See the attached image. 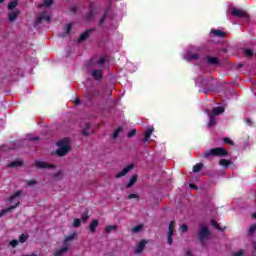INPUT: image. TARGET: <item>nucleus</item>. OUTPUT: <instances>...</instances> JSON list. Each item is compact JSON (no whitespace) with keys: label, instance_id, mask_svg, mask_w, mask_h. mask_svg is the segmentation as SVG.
Wrapping results in <instances>:
<instances>
[{"label":"nucleus","instance_id":"nucleus-1","mask_svg":"<svg viewBox=\"0 0 256 256\" xmlns=\"http://www.w3.org/2000/svg\"><path fill=\"white\" fill-rule=\"evenodd\" d=\"M9 203L11 206L7 209L0 211V217H3V215H7V213H9V211H12V209L19 207V203H21V191L14 193L9 198Z\"/></svg>","mask_w":256,"mask_h":256},{"label":"nucleus","instance_id":"nucleus-2","mask_svg":"<svg viewBox=\"0 0 256 256\" xmlns=\"http://www.w3.org/2000/svg\"><path fill=\"white\" fill-rule=\"evenodd\" d=\"M75 237H77V233L75 232H73L70 236H67L63 241L64 246L60 249H56L54 252V255L55 256L65 255V253L69 251V243H71V241H73Z\"/></svg>","mask_w":256,"mask_h":256},{"label":"nucleus","instance_id":"nucleus-3","mask_svg":"<svg viewBox=\"0 0 256 256\" xmlns=\"http://www.w3.org/2000/svg\"><path fill=\"white\" fill-rule=\"evenodd\" d=\"M70 151H71V144L68 138L60 140L58 142V150L56 151V153L59 155V157H63V155H67Z\"/></svg>","mask_w":256,"mask_h":256},{"label":"nucleus","instance_id":"nucleus-4","mask_svg":"<svg viewBox=\"0 0 256 256\" xmlns=\"http://www.w3.org/2000/svg\"><path fill=\"white\" fill-rule=\"evenodd\" d=\"M221 113H225V108L223 107H216L212 110V113L209 114V123L208 127H213L215 125V116L221 115Z\"/></svg>","mask_w":256,"mask_h":256},{"label":"nucleus","instance_id":"nucleus-5","mask_svg":"<svg viewBox=\"0 0 256 256\" xmlns=\"http://www.w3.org/2000/svg\"><path fill=\"white\" fill-rule=\"evenodd\" d=\"M213 155L216 156H225L227 155V150L224 148H213L205 152L204 157H211Z\"/></svg>","mask_w":256,"mask_h":256},{"label":"nucleus","instance_id":"nucleus-6","mask_svg":"<svg viewBox=\"0 0 256 256\" xmlns=\"http://www.w3.org/2000/svg\"><path fill=\"white\" fill-rule=\"evenodd\" d=\"M173 235H175V221H171L168 227L167 243L173 245Z\"/></svg>","mask_w":256,"mask_h":256},{"label":"nucleus","instance_id":"nucleus-7","mask_svg":"<svg viewBox=\"0 0 256 256\" xmlns=\"http://www.w3.org/2000/svg\"><path fill=\"white\" fill-rule=\"evenodd\" d=\"M231 15H233L234 17H243L244 19H247V12L239 8H232Z\"/></svg>","mask_w":256,"mask_h":256},{"label":"nucleus","instance_id":"nucleus-8","mask_svg":"<svg viewBox=\"0 0 256 256\" xmlns=\"http://www.w3.org/2000/svg\"><path fill=\"white\" fill-rule=\"evenodd\" d=\"M133 167H135L133 164H129L128 166H126L122 171L116 174V179L125 177L127 173H129L130 171H133Z\"/></svg>","mask_w":256,"mask_h":256},{"label":"nucleus","instance_id":"nucleus-9","mask_svg":"<svg viewBox=\"0 0 256 256\" xmlns=\"http://www.w3.org/2000/svg\"><path fill=\"white\" fill-rule=\"evenodd\" d=\"M63 177H65V174L61 170H58L51 175L52 181H62Z\"/></svg>","mask_w":256,"mask_h":256},{"label":"nucleus","instance_id":"nucleus-10","mask_svg":"<svg viewBox=\"0 0 256 256\" xmlns=\"http://www.w3.org/2000/svg\"><path fill=\"white\" fill-rule=\"evenodd\" d=\"M199 237L201 241H205V239L209 237V230L207 229V227L205 226L201 227V230L199 232Z\"/></svg>","mask_w":256,"mask_h":256},{"label":"nucleus","instance_id":"nucleus-11","mask_svg":"<svg viewBox=\"0 0 256 256\" xmlns=\"http://www.w3.org/2000/svg\"><path fill=\"white\" fill-rule=\"evenodd\" d=\"M35 165H36V167H38V169H53V168H55V166L54 165H49V164H47V162H45V161H37L36 163H35Z\"/></svg>","mask_w":256,"mask_h":256},{"label":"nucleus","instance_id":"nucleus-12","mask_svg":"<svg viewBox=\"0 0 256 256\" xmlns=\"http://www.w3.org/2000/svg\"><path fill=\"white\" fill-rule=\"evenodd\" d=\"M19 10H10L8 11V19L9 21L13 22L15 19L19 17Z\"/></svg>","mask_w":256,"mask_h":256},{"label":"nucleus","instance_id":"nucleus-13","mask_svg":"<svg viewBox=\"0 0 256 256\" xmlns=\"http://www.w3.org/2000/svg\"><path fill=\"white\" fill-rule=\"evenodd\" d=\"M92 77L96 79V81H99V79H102L103 77V72L98 69L92 70Z\"/></svg>","mask_w":256,"mask_h":256},{"label":"nucleus","instance_id":"nucleus-14","mask_svg":"<svg viewBox=\"0 0 256 256\" xmlns=\"http://www.w3.org/2000/svg\"><path fill=\"white\" fill-rule=\"evenodd\" d=\"M147 245V240H142L136 247L135 253H142V251L145 249V246Z\"/></svg>","mask_w":256,"mask_h":256},{"label":"nucleus","instance_id":"nucleus-15","mask_svg":"<svg viewBox=\"0 0 256 256\" xmlns=\"http://www.w3.org/2000/svg\"><path fill=\"white\" fill-rule=\"evenodd\" d=\"M153 131H155V128H153V126L147 128L145 132V137H144L145 142L149 141V139L151 138V135H153Z\"/></svg>","mask_w":256,"mask_h":256},{"label":"nucleus","instance_id":"nucleus-16","mask_svg":"<svg viewBox=\"0 0 256 256\" xmlns=\"http://www.w3.org/2000/svg\"><path fill=\"white\" fill-rule=\"evenodd\" d=\"M38 21H51V16L47 12H44L41 15H38L37 17Z\"/></svg>","mask_w":256,"mask_h":256},{"label":"nucleus","instance_id":"nucleus-17","mask_svg":"<svg viewBox=\"0 0 256 256\" xmlns=\"http://www.w3.org/2000/svg\"><path fill=\"white\" fill-rule=\"evenodd\" d=\"M206 61L209 65H219V59L215 57L208 56L206 57Z\"/></svg>","mask_w":256,"mask_h":256},{"label":"nucleus","instance_id":"nucleus-18","mask_svg":"<svg viewBox=\"0 0 256 256\" xmlns=\"http://www.w3.org/2000/svg\"><path fill=\"white\" fill-rule=\"evenodd\" d=\"M97 227H99V220L97 219L92 220V222L90 223L91 233H95V230L97 229Z\"/></svg>","mask_w":256,"mask_h":256},{"label":"nucleus","instance_id":"nucleus-19","mask_svg":"<svg viewBox=\"0 0 256 256\" xmlns=\"http://www.w3.org/2000/svg\"><path fill=\"white\" fill-rule=\"evenodd\" d=\"M17 5H19V1L18 0H12L9 4H8V11H15Z\"/></svg>","mask_w":256,"mask_h":256},{"label":"nucleus","instance_id":"nucleus-20","mask_svg":"<svg viewBox=\"0 0 256 256\" xmlns=\"http://www.w3.org/2000/svg\"><path fill=\"white\" fill-rule=\"evenodd\" d=\"M233 162H231V160H227V159H221L219 161V165L221 167H224L225 169H227V167H229L230 165H232Z\"/></svg>","mask_w":256,"mask_h":256},{"label":"nucleus","instance_id":"nucleus-21","mask_svg":"<svg viewBox=\"0 0 256 256\" xmlns=\"http://www.w3.org/2000/svg\"><path fill=\"white\" fill-rule=\"evenodd\" d=\"M137 179H138V176H137V175H133V176L130 178V180H129L128 184L126 185V187H127L128 189L131 188V187H133L134 184L137 183Z\"/></svg>","mask_w":256,"mask_h":256},{"label":"nucleus","instance_id":"nucleus-22","mask_svg":"<svg viewBox=\"0 0 256 256\" xmlns=\"http://www.w3.org/2000/svg\"><path fill=\"white\" fill-rule=\"evenodd\" d=\"M212 35H215L216 37H225V32L221 30H212Z\"/></svg>","mask_w":256,"mask_h":256},{"label":"nucleus","instance_id":"nucleus-23","mask_svg":"<svg viewBox=\"0 0 256 256\" xmlns=\"http://www.w3.org/2000/svg\"><path fill=\"white\" fill-rule=\"evenodd\" d=\"M133 233H141L143 231V224H139L131 229Z\"/></svg>","mask_w":256,"mask_h":256},{"label":"nucleus","instance_id":"nucleus-24","mask_svg":"<svg viewBox=\"0 0 256 256\" xmlns=\"http://www.w3.org/2000/svg\"><path fill=\"white\" fill-rule=\"evenodd\" d=\"M93 131L91 130V124H86V127L83 130L84 135H91Z\"/></svg>","mask_w":256,"mask_h":256},{"label":"nucleus","instance_id":"nucleus-25","mask_svg":"<svg viewBox=\"0 0 256 256\" xmlns=\"http://www.w3.org/2000/svg\"><path fill=\"white\" fill-rule=\"evenodd\" d=\"M202 169H203V164L198 163L193 167V173H199V171H201Z\"/></svg>","mask_w":256,"mask_h":256},{"label":"nucleus","instance_id":"nucleus-26","mask_svg":"<svg viewBox=\"0 0 256 256\" xmlns=\"http://www.w3.org/2000/svg\"><path fill=\"white\" fill-rule=\"evenodd\" d=\"M106 233H112V231H117V225H110L105 228Z\"/></svg>","mask_w":256,"mask_h":256},{"label":"nucleus","instance_id":"nucleus-27","mask_svg":"<svg viewBox=\"0 0 256 256\" xmlns=\"http://www.w3.org/2000/svg\"><path fill=\"white\" fill-rule=\"evenodd\" d=\"M89 33H91V30H87L86 32L82 33L79 41H85V39H87V37H89Z\"/></svg>","mask_w":256,"mask_h":256},{"label":"nucleus","instance_id":"nucleus-28","mask_svg":"<svg viewBox=\"0 0 256 256\" xmlns=\"http://www.w3.org/2000/svg\"><path fill=\"white\" fill-rule=\"evenodd\" d=\"M53 5V0H44V3L41 4L39 7H49Z\"/></svg>","mask_w":256,"mask_h":256},{"label":"nucleus","instance_id":"nucleus-29","mask_svg":"<svg viewBox=\"0 0 256 256\" xmlns=\"http://www.w3.org/2000/svg\"><path fill=\"white\" fill-rule=\"evenodd\" d=\"M123 133V128H118L112 135L113 139H117L119 137V134Z\"/></svg>","mask_w":256,"mask_h":256},{"label":"nucleus","instance_id":"nucleus-30","mask_svg":"<svg viewBox=\"0 0 256 256\" xmlns=\"http://www.w3.org/2000/svg\"><path fill=\"white\" fill-rule=\"evenodd\" d=\"M22 162L17 160V161H13L12 163L9 164V167H21Z\"/></svg>","mask_w":256,"mask_h":256},{"label":"nucleus","instance_id":"nucleus-31","mask_svg":"<svg viewBox=\"0 0 256 256\" xmlns=\"http://www.w3.org/2000/svg\"><path fill=\"white\" fill-rule=\"evenodd\" d=\"M244 54L246 55V57H253V55H255V52L253 50L246 49L244 51Z\"/></svg>","mask_w":256,"mask_h":256},{"label":"nucleus","instance_id":"nucleus-32","mask_svg":"<svg viewBox=\"0 0 256 256\" xmlns=\"http://www.w3.org/2000/svg\"><path fill=\"white\" fill-rule=\"evenodd\" d=\"M185 59H187V61H191V59H199V55H197V54H193V55L188 54V55L185 57Z\"/></svg>","mask_w":256,"mask_h":256},{"label":"nucleus","instance_id":"nucleus-33","mask_svg":"<svg viewBox=\"0 0 256 256\" xmlns=\"http://www.w3.org/2000/svg\"><path fill=\"white\" fill-rule=\"evenodd\" d=\"M245 253H247V251L241 249V250H238L237 252H235L233 254V256H245Z\"/></svg>","mask_w":256,"mask_h":256},{"label":"nucleus","instance_id":"nucleus-34","mask_svg":"<svg viewBox=\"0 0 256 256\" xmlns=\"http://www.w3.org/2000/svg\"><path fill=\"white\" fill-rule=\"evenodd\" d=\"M28 238H29L28 235L22 234V235L19 237V242H20V243H25V241H27Z\"/></svg>","mask_w":256,"mask_h":256},{"label":"nucleus","instance_id":"nucleus-35","mask_svg":"<svg viewBox=\"0 0 256 256\" xmlns=\"http://www.w3.org/2000/svg\"><path fill=\"white\" fill-rule=\"evenodd\" d=\"M72 225L73 227H81V219H75Z\"/></svg>","mask_w":256,"mask_h":256},{"label":"nucleus","instance_id":"nucleus-36","mask_svg":"<svg viewBox=\"0 0 256 256\" xmlns=\"http://www.w3.org/2000/svg\"><path fill=\"white\" fill-rule=\"evenodd\" d=\"M255 231H256V224L250 226L248 233H249V235H253V233H255Z\"/></svg>","mask_w":256,"mask_h":256},{"label":"nucleus","instance_id":"nucleus-37","mask_svg":"<svg viewBox=\"0 0 256 256\" xmlns=\"http://www.w3.org/2000/svg\"><path fill=\"white\" fill-rule=\"evenodd\" d=\"M71 27H72V24H67L65 27H64V31L66 33V35H69L70 31H71Z\"/></svg>","mask_w":256,"mask_h":256},{"label":"nucleus","instance_id":"nucleus-38","mask_svg":"<svg viewBox=\"0 0 256 256\" xmlns=\"http://www.w3.org/2000/svg\"><path fill=\"white\" fill-rule=\"evenodd\" d=\"M180 229H181L182 233H187V229H188L187 224H182L180 226Z\"/></svg>","mask_w":256,"mask_h":256},{"label":"nucleus","instance_id":"nucleus-39","mask_svg":"<svg viewBox=\"0 0 256 256\" xmlns=\"http://www.w3.org/2000/svg\"><path fill=\"white\" fill-rule=\"evenodd\" d=\"M224 143L227 145H233V140H231V138H224Z\"/></svg>","mask_w":256,"mask_h":256},{"label":"nucleus","instance_id":"nucleus-40","mask_svg":"<svg viewBox=\"0 0 256 256\" xmlns=\"http://www.w3.org/2000/svg\"><path fill=\"white\" fill-rule=\"evenodd\" d=\"M212 225H213V227H215V228L218 229L219 231H223V229H221V228L219 227V224H218L217 222L212 221Z\"/></svg>","mask_w":256,"mask_h":256},{"label":"nucleus","instance_id":"nucleus-41","mask_svg":"<svg viewBox=\"0 0 256 256\" xmlns=\"http://www.w3.org/2000/svg\"><path fill=\"white\" fill-rule=\"evenodd\" d=\"M18 244H19V241H17V240H12V241L10 242V245H11L12 247H17Z\"/></svg>","mask_w":256,"mask_h":256},{"label":"nucleus","instance_id":"nucleus-42","mask_svg":"<svg viewBox=\"0 0 256 256\" xmlns=\"http://www.w3.org/2000/svg\"><path fill=\"white\" fill-rule=\"evenodd\" d=\"M135 133H137V130H135V129L130 130V133H128V137H133V135H135Z\"/></svg>","mask_w":256,"mask_h":256},{"label":"nucleus","instance_id":"nucleus-43","mask_svg":"<svg viewBox=\"0 0 256 256\" xmlns=\"http://www.w3.org/2000/svg\"><path fill=\"white\" fill-rule=\"evenodd\" d=\"M128 199H137V195L136 194H130L128 196Z\"/></svg>","mask_w":256,"mask_h":256},{"label":"nucleus","instance_id":"nucleus-44","mask_svg":"<svg viewBox=\"0 0 256 256\" xmlns=\"http://www.w3.org/2000/svg\"><path fill=\"white\" fill-rule=\"evenodd\" d=\"M87 219H89V216L87 214H84L82 216V221H87Z\"/></svg>","mask_w":256,"mask_h":256},{"label":"nucleus","instance_id":"nucleus-45","mask_svg":"<svg viewBox=\"0 0 256 256\" xmlns=\"http://www.w3.org/2000/svg\"><path fill=\"white\" fill-rule=\"evenodd\" d=\"M105 63V59L104 58H101L100 60H99V64L100 65H103Z\"/></svg>","mask_w":256,"mask_h":256},{"label":"nucleus","instance_id":"nucleus-46","mask_svg":"<svg viewBox=\"0 0 256 256\" xmlns=\"http://www.w3.org/2000/svg\"><path fill=\"white\" fill-rule=\"evenodd\" d=\"M246 123H248V125H251V120L250 119L246 120Z\"/></svg>","mask_w":256,"mask_h":256},{"label":"nucleus","instance_id":"nucleus-47","mask_svg":"<svg viewBox=\"0 0 256 256\" xmlns=\"http://www.w3.org/2000/svg\"><path fill=\"white\" fill-rule=\"evenodd\" d=\"M76 105H79V99L75 100Z\"/></svg>","mask_w":256,"mask_h":256},{"label":"nucleus","instance_id":"nucleus-48","mask_svg":"<svg viewBox=\"0 0 256 256\" xmlns=\"http://www.w3.org/2000/svg\"><path fill=\"white\" fill-rule=\"evenodd\" d=\"M35 182H28V185H33Z\"/></svg>","mask_w":256,"mask_h":256},{"label":"nucleus","instance_id":"nucleus-49","mask_svg":"<svg viewBox=\"0 0 256 256\" xmlns=\"http://www.w3.org/2000/svg\"><path fill=\"white\" fill-rule=\"evenodd\" d=\"M3 1H5V0H0V3H3Z\"/></svg>","mask_w":256,"mask_h":256},{"label":"nucleus","instance_id":"nucleus-50","mask_svg":"<svg viewBox=\"0 0 256 256\" xmlns=\"http://www.w3.org/2000/svg\"><path fill=\"white\" fill-rule=\"evenodd\" d=\"M190 187H193V184H190Z\"/></svg>","mask_w":256,"mask_h":256}]
</instances>
